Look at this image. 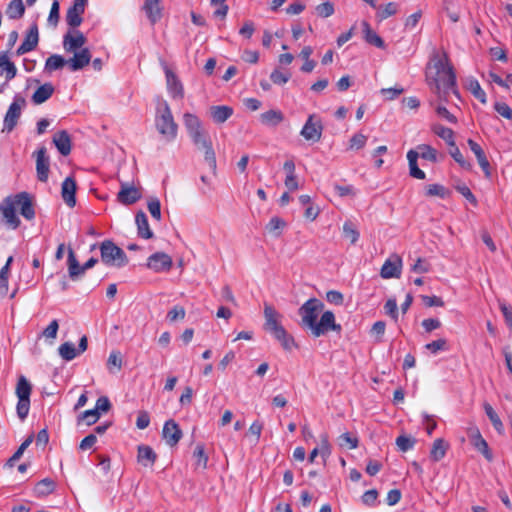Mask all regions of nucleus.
Returning <instances> with one entry per match:
<instances>
[{"label": "nucleus", "mask_w": 512, "mask_h": 512, "mask_svg": "<svg viewBox=\"0 0 512 512\" xmlns=\"http://www.w3.org/2000/svg\"><path fill=\"white\" fill-rule=\"evenodd\" d=\"M53 143L63 156H67L70 154L71 138L67 131L62 130L55 133V135L53 136Z\"/></svg>", "instance_id": "obj_26"}, {"label": "nucleus", "mask_w": 512, "mask_h": 512, "mask_svg": "<svg viewBox=\"0 0 512 512\" xmlns=\"http://www.w3.org/2000/svg\"><path fill=\"white\" fill-rule=\"evenodd\" d=\"M316 14L319 17L327 18L334 14V4L331 1H325L315 7Z\"/></svg>", "instance_id": "obj_53"}, {"label": "nucleus", "mask_w": 512, "mask_h": 512, "mask_svg": "<svg viewBox=\"0 0 512 512\" xmlns=\"http://www.w3.org/2000/svg\"><path fill=\"white\" fill-rule=\"evenodd\" d=\"M100 413L95 409L86 410L78 416V421H85L87 425H92L98 421Z\"/></svg>", "instance_id": "obj_56"}, {"label": "nucleus", "mask_w": 512, "mask_h": 512, "mask_svg": "<svg viewBox=\"0 0 512 512\" xmlns=\"http://www.w3.org/2000/svg\"><path fill=\"white\" fill-rule=\"evenodd\" d=\"M396 444L401 451L406 452L414 447L415 439L412 437L401 435L397 437Z\"/></svg>", "instance_id": "obj_59"}, {"label": "nucleus", "mask_w": 512, "mask_h": 512, "mask_svg": "<svg viewBox=\"0 0 512 512\" xmlns=\"http://www.w3.org/2000/svg\"><path fill=\"white\" fill-rule=\"evenodd\" d=\"M284 120V114L280 110L271 109L260 114V121L263 125L276 127Z\"/></svg>", "instance_id": "obj_30"}, {"label": "nucleus", "mask_w": 512, "mask_h": 512, "mask_svg": "<svg viewBox=\"0 0 512 512\" xmlns=\"http://www.w3.org/2000/svg\"><path fill=\"white\" fill-rule=\"evenodd\" d=\"M56 484L50 478H45L39 481L34 487V494L38 498L45 497L55 490Z\"/></svg>", "instance_id": "obj_37"}, {"label": "nucleus", "mask_w": 512, "mask_h": 512, "mask_svg": "<svg viewBox=\"0 0 512 512\" xmlns=\"http://www.w3.org/2000/svg\"><path fill=\"white\" fill-rule=\"evenodd\" d=\"M54 93V86L51 83H45L39 86L32 95L34 104H42L47 101Z\"/></svg>", "instance_id": "obj_34"}, {"label": "nucleus", "mask_w": 512, "mask_h": 512, "mask_svg": "<svg viewBox=\"0 0 512 512\" xmlns=\"http://www.w3.org/2000/svg\"><path fill=\"white\" fill-rule=\"evenodd\" d=\"M483 408H484V411L487 415V417L489 418V420L491 421L494 429L499 433V434H502L504 432V425L500 419V417L498 416V414L496 413V411L493 409V407L485 402L483 404Z\"/></svg>", "instance_id": "obj_40"}, {"label": "nucleus", "mask_w": 512, "mask_h": 512, "mask_svg": "<svg viewBox=\"0 0 512 512\" xmlns=\"http://www.w3.org/2000/svg\"><path fill=\"white\" fill-rule=\"evenodd\" d=\"M88 0H74L73 5L68 8L66 13V22L72 27L76 28L81 25L83 18L82 15L85 11Z\"/></svg>", "instance_id": "obj_15"}, {"label": "nucleus", "mask_w": 512, "mask_h": 512, "mask_svg": "<svg viewBox=\"0 0 512 512\" xmlns=\"http://www.w3.org/2000/svg\"><path fill=\"white\" fill-rule=\"evenodd\" d=\"M407 160L409 165V174L411 177L424 180L426 178V174L423 170L418 167L417 164V154L413 149L409 150L407 153Z\"/></svg>", "instance_id": "obj_35"}, {"label": "nucleus", "mask_w": 512, "mask_h": 512, "mask_svg": "<svg viewBox=\"0 0 512 512\" xmlns=\"http://www.w3.org/2000/svg\"><path fill=\"white\" fill-rule=\"evenodd\" d=\"M426 78L428 85L441 100H446L450 91L458 94L456 75L445 51H433L427 66Z\"/></svg>", "instance_id": "obj_1"}, {"label": "nucleus", "mask_w": 512, "mask_h": 512, "mask_svg": "<svg viewBox=\"0 0 512 512\" xmlns=\"http://www.w3.org/2000/svg\"><path fill=\"white\" fill-rule=\"evenodd\" d=\"M193 458L195 459L196 469H206L208 456L205 453L203 444H197L193 452Z\"/></svg>", "instance_id": "obj_46"}, {"label": "nucleus", "mask_w": 512, "mask_h": 512, "mask_svg": "<svg viewBox=\"0 0 512 512\" xmlns=\"http://www.w3.org/2000/svg\"><path fill=\"white\" fill-rule=\"evenodd\" d=\"M0 68L6 72V80L9 81L16 76L17 69L6 53H0Z\"/></svg>", "instance_id": "obj_45"}, {"label": "nucleus", "mask_w": 512, "mask_h": 512, "mask_svg": "<svg viewBox=\"0 0 512 512\" xmlns=\"http://www.w3.org/2000/svg\"><path fill=\"white\" fill-rule=\"evenodd\" d=\"M135 222L137 225L138 235L143 239H151L154 234L150 229L148 218L143 211H139L136 213Z\"/></svg>", "instance_id": "obj_27"}, {"label": "nucleus", "mask_w": 512, "mask_h": 512, "mask_svg": "<svg viewBox=\"0 0 512 512\" xmlns=\"http://www.w3.org/2000/svg\"><path fill=\"white\" fill-rule=\"evenodd\" d=\"M182 435V431L175 420L169 419L164 423L162 436L169 446H175L182 438Z\"/></svg>", "instance_id": "obj_18"}, {"label": "nucleus", "mask_w": 512, "mask_h": 512, "mask_svg": "<svg viewBox=\"0 0 512 512\" xmlns=\"http://www.w3.org/2000/svg\"><path fill=\"white\" fill-rule=\"evenodd\" d=\"M402 271V259L397 254H392L380 270V276L383 279L399 278Z\"/></svg>", "instance_id": "obj_10"}, {"label": "nucleus", "mask_w": 512, "mask_h": 512, "mask_svg": "<svg viewBox=\"0 0 512 512\" xmlns=\"http://www.w3.org/2000/svg\"><path fill=\"white\" fill-rule=\"evenodd\" d=\"M156 128L167 141H173L177 136L178 126L174 121L171 109L166 101L160 103L156 113Z\"/></svg>", "instance_id": "obj_4"}, {"label": "nucleus", "mask_w": 512, "mask_h": 512, "mask_svg": "<svg viewBox=\"0 0 512 512\" xmlns=\"http://www.w3.org/2000/svg\"><path fill=\"white\" fill-rule=\"evenodd\" d=\"M273 336L277 341H279L283 349L287 351H291L294 347H296L294 338L290 334H288L285 328L281 332L276 333Z\"/></svg>", "instance_id": "obj_48"}, {"label": "nucleus", "mask_w": 512, "mask_h": 512, "mask_svg": "<svg viewBox=\"0 0 512 512\" xmlns=\"http://www.w3.org/2000/svg\"><path fill=\"white\" fill-rule=\"evenodd\" d=\"M141 198V192L134 186L127 183H121V189L117 194V199L121 204L131 205Z\"/></svg>", "instance_id": "obj_23"}, {"label": "nucleus", "mask_w": 512, "mask_h": 512, "mask_svg": "<svg viewBox=\"0 0 512 512\" xmlns=\"http://www.w3.org/2000/svg\"><path fill=\"white\" fill-rule=\"evenodd\" d=\"M186 311L184 307L180 305H175L172 309H170L167 313V319L170 322H175L177 320H182L185 318Z\"/></svg>", "instance_id": "obj_58"}, {"label": "nucleus", "mask_w": 512, "mask_h": 512, "mask_svg": "<svg viewBox=\"0 0 512 512\" xmlns=\"http://www.w3.org/2000/svg\"><path fill=\"white\" fill-rule=\"evenodd\" d=\"M143 9L152 23L158 21L161 17L160 0H146Z\"/></svg>", "instance_id": "obj_36"}, {"label": "nucleus", "mask_w": 512, "mask_h": 512, "mask_svg": "<svg viewBox=\"0 0 512 512\" xmlns=\"http://www.w3.org/2000/svg\"><path fill=\"white\" fill-rule=\"evenodd\" d=\"M165 75L170 96L174 99H182L184 97V88L178 77L167 66H165Z\"/></svg>", "instance_id": "obj_22"}, {"label": "nucleus", "mask_w": 512, "mask_h": 512, "mask_svg": "<svg viewBox=\"0 0 512 512\" xmlns=\"http://www.w3.org/2000/svg\"><path fill=\"white\" fill-rule=\"evenodd\" d=\"M73 53V57L67 60V65L71 71H79L90 63L91 53L88 48H82L80 51Z\"/></svg>", "instance_id": "obj_21"}, {"label": "nucleus", "mask_w": 512, "mask_h": 512, "mask_svg": "<svg viewBox=\"0 0 512 512\" xmlns=\"http://www.w3.org/2000/svg\"><path fill=\"white\" fill-rule=\"evenodd\" d=\"M364 40L377 48L384 49L385 43L384 40L371 29L370 24L367 21L362 22Z\"/></svg>", "instance_id": "obj_32"}, {"label": "nucleus", "mask_w": 512, "mask_h": 512, "mask_svg": "<svg viewBox=\"0 0 512 512\" xmlns=\"http://www.w3.org/2000/svg\"><path fill=\"white\" fill-rule=\"evenodd\" d=\"M449 154L450 156L459 164V166L465 170L470 171L472 169V164L470 161L466 160L461 153L460 149L457 147L456 143L454 146H449Z\"/></svg>", "instance_id": "obj_47"}, {"label": "nucleus", "mask_w": 512, "mask_h": 512, "mask_svg": "<svg viewBox=\"0 0 512 512\" xmlns=\"http://www.w3.org/2000/svg\"><path fill=\"white\" fill-rule=\"evenodd\" d=\"M378 492L376 489L366 491L361 499L364 505L374 507L377 505Z\"/></svg>", "instance_id": "obj_64"}, {"label": "nucleus", "mask_w": 512, "mask_h": 512, "mask_svg": "<svg viewBox=\"0 0 512 512\" xmlns=\"http://www.w3.org/2000/svg\"><path fill=\"white\" fill-rule=\"evenodd\" d=\"M32 392V385L27 378L21 375L18 378L15 393L18 397L16 405V412L18 417L23 421L28 416L30 410V395Z\"/></svg>", "instance_id": "obj_6"}, {"label": "nucleus", "mask_w": 512, "mask_h": 512, "mask_svg": "<svg viewBox=\"0 0 512 512\" xmlns=\"http://www.w3.org/2000/svg\"><path fill=\"white\" fill-rule=\"evenodd\" d=\"M426 195L444 199L449 195V191L441 184H430L426 188Z\"/></svg>", "instance_id": "obj_52"}, {"label": "nucleus", "mask_w": 512, "mask_h": 512, "mask_svg": "<svg viewBox=\"0 0 512 512\" xmlns=\"http://www.w3.org/2000/svg\"><path fill=\"white\" fill-rule=\"evenodd\" d=\"M448 448V444L441 438L436 439L433 442L431 451H430V457L433 461L438 462L441 459L444 458L446 451Z\"/></svg>", "instance_id": "obj_39"}, {"label": "nucleus", "mask_w": 512, "mask_h": 512, "mask_svg": "<svg viewBox=\"0 0 512 512\" xmlns=\"http://www.w3.org/2000/svg\"><path fill=\"white\" fill-rule=\"evenodd\" d=\"M86 43V37L79 30L73 28L63 36V47L66 52H75Z\"/></svg>", "instance_id": "obj_17"}, {"label": "nucleus", "mask_w": 512, "mask_h": 512, "mask_svg": "<svg viewBox=\"0 0 512 512\" xmlns=\"http://www.w3.org/2000/svg\"><path fill=\"white\" fill-rule=\"evenodd\" d=\"M367 142V136L362 133L354 134L349 140V149L359 150L362 149Z\"/></svg>", "instance_id": "obj_55"}, {"label": "nucleus", "mask_w": 512, "mask_h": 512, "mask_svg": "<svg viewBox=\"0 0 512 512\" xmlns=\"http://www.w3.org/2000/svg\"><path fill=\"white\" fill-rule=\"evenodd\" d=\"M39 41V33H38V27L37 24H33L30 26L23 42L21 45L17 48V55H23L25 53H28L32 50H34Z\"/></svg>", "instance_id": "obj_19"}, {"label": "nucleus", "mask_w": 512, "mask_h": 512, "mask_svg": "<svg viewBox=\"0 0 512 512\" xmlns=\"http://www.w3.org/2000/svg\"><path fill=\"white\" fill-rule=\"evenodd\" d=\"M184 126L193 142L198 149H204V159L211 170L215 173L217 169V161L212 141L208 132L204 129L201 120L192 113L183 115Z\"/></svg>", "instance_id": "obj_3"}, {"label": "nucleus", "mask_w": 512, "mask_h": 512, "mask_svg": "<svg viewBox=\"0 0 512 512\" xmlns=\"http://www.w3.org/2000/svg\"><path fill=\"white\" fill-rule=\"evenodd\" d=\"M431 129L438 137L443 139L448 146H454L455 136L452 129L441 124H434Z\"/></svg>", "instance_id": "obj_38"}, {"label": "nucleus", "mask_w": 512, "mask_h": 512, "mask_svg": "<svg viewBox=\"0 0 512 512\" xmlns=\"http://www.w3.org/2000/svg\"><path fill=\"white\" fill-rule=\"evenodd\" d=\"M399 5L396 2H389L385 5L376 6L377 9L376 17L383 21L398 12Z\"/></svg>", "instance_id": "obj_41"}, {"label": "nucleus", "mask_w": 512, "mask_h": 512, "mask_svg": "<svg viewBox=\"0 0 512 512\" xmlns=\"http://www.w3.org/2000/svg\"><path fill=\"white\" fill-rule=\"evenodd\" d=\"M472 444L488 461L493 460V454L486 440L482 437L478 428L471 429L469 432Z\"/></svg>", "instance_id": "obj_24"}, {"label": "nucleus", "mask_w": 512, "mask_h": 512, "mask_svg": "<svg viewBox=\"0 0 512 512\" xmlns=\"http://www.w3.org/2000/svg\"><path fill=\"white\" fill-rule=\"evenodd\" d=\"M25 106L26 100L18 94L15 95L4 116L2 132L10 133L14 130Z\"/></svg>", "instance_id": "obj_7"}, {"label": "nucleus", "mask_w": 512, "mask_h": 512, "mask_svg": "<svg viewBox=\"0 0 512 512\" xmlns=\"http://www.w3.org/2000/svg\"><path fill=\"white\" fill-rule=\"evenodd\" d=\"M33 440V436H29L22 444L18 447L16 452L9 458L7 465L12 467L14 463L21 458L24 451L27 449V447L31 444Z\"/></svg>", "instance_id": "obj_54"}, {"label": "nucleus", "mask_w": 512, "mask_h": 512, "mask_svg": "<svg viewBox=\"0 0 512 512\" xmlns=\"http://www.w3.org/2000/svg\"><path fill=\"white\" fill-rule=\"evenodd\" d=\"M323 126L320 120H316L314 114L309 115L300 135L307 141L318 142L321 139Z\"/></svg>", "instance_id": "obj_9"}, {"label": "nucleus", "mask_w": 512, "mask_h": 512, "mask_svg": "<svg viewBox=\"0 0 512 512\" xmlns=\"http://www.w3.org/2000/svg\"><path fill=\"white\" fill-rule=\"evenodd\" d=\"M36 172L39 181L46 182L48 180L49 157L45 147H41L36 152Z\"/></svg>", "instance_id": "obj_20"}, {"label": "nucleus", "mask_w": 512, "mask_h": 512, "mask_svg": "<svg viewBox=\"0 0 512 512\" xmlns=\"http://www.w3.org/2000/svg\"><path fill=\"white\" fill-rule=\"evenodd\" d=\"M148 210L154 219L161 220V204L157 198H151L148 201Z\"/></svg>", "instance_id": "obj_62"}, {"label": "nucleus", "mask_w": 512, "mask_h": 512, "mask_svg": "<svg viewBox=\"0 0 512 512\" xmlns=\"http://www.w3.org/2000/svg\"><path fill=\"white\" fill-rule=\"evenodd\" d=\"M107 367L110 371H112L113 368H115L117 371L121 369L122 359L119 352L113 351L110 353L107 360Z\"/></svg>", "instance_id": "obj_63"}, {"label": "nucleus", "mask_w": 512, "mask_h": 512, "mask_svg": "<svg viewBox=\"0 0 512 512\" xmlns=\"http://www.w3.org/2000/svg\"><path fill=\"white\" fill-rule=\"evenodd\" d=\"M88 346V340L86 336H82L79 340L78 348H75V345L72 342H65L61 344L58 348L59 355L65 361L73 360L77 355L86 351Z\"/></svg>", "instance_id": "obj_11"}, {"label": "nucleus", "mask_w": 512, "mask_h": 512, "mask_svg": "<svg viewBox=\"0 0 512 512\" xmlns=\"http://www.w3.org/2000/svg\"><path fill=\"white\" fill-rule=\"evenodd\" d=\"M64 65H67V60H65L61 55L53 54L46 59L45 70L48 72H53L63 68Z\"/></svg>", "instance_id": "obj_44"}, {"label": "nucleus", "mask_w": 512, "mask_h": 512, "mask_svg": "<svg viewBox=\"0 0 512 512\" xmlns=\"http://www.w3.org/2000/svg\"><path fill=\"white\" fill-rule=\"evenodd\" d=\"M67 265H68L69 277L72 280L77 279L79 276H81L85 273L83 266H81L79 264V262L76 258V255L71 248L68 249Z\"/></svg>", "instance_id": "obj_33"}, {"label": "nucleus", "mask_w": 512, "mask_h": 512, "mask_svg": "<svg viewBox=\"0 0 512 512\" xmlns=\"http://www.w3.org/2000/svg\"><path fill=\"white\" fill-rule=\"evenodd\" d=\"M264 317H265V329L270 332L272 335L281 332L284 327L280 323L281 315L276 311V309L269 305H264Z\"/></svg>", "instance_id": "obj_14"}, {"label": "nucleus", "mask_w": 512, "mask_h": 512, "mask_svg": "<svg viewBox=\"0 0 512 512\" xmlns=\"http://www.w3.org/2000/svg\"><path fill=\"white\" fill-rule=\"evenodd\" d=\"M425 348L433 354H436L439 351L448 350L447 341L443 338L427 343Z\"/></svg>", "instance_id": "obj_60"}, {"label": "nucleus", "mask_w": 512, "mask_h": 512, "mask_svg": "<svg viewBox=\"0 0 512 512\" xmlns=\"http://www.w3.org/2000/svg\"><path fill=\"white\" fill-rule=\"evenodd\" d=\"M25 12V6L22 0H12L6 10V13L10 19H19Z\"/></svg>", "instance_id": "obj_43"}, {"label": "nucleus", "mask_w": 512, "mask_h": 512, "mask_svg": "<svg viewBox=\"0 0 512 512\" xmlns=\"http://www.w3.org/2000/svg\"><path fill=\"white\" fill-rule=\"evenodd\" d=\"M414 152L417 154V159L421 157L422 159L428 160L432 163L437 162V150L430 145H418Z\"/></svg>", "instance_id": "obj_42"}, {"label": "nucleus", "mask_w": 512, "mask_h": 512, "mask_svg": "<svg viewBox=\"0 0 512 512\" xmlns=\"http://www.w3.org/2000/svg\"><path fill=\"white\" fill-rule=\"evenodd\" d=\"M467 87L476 99H478L481 103H486V93L481 88L479 82L476 79H468Z\"/></svg>", "instance_id": "obj_49"}, {"label": "nucleus", "mask_w": 512, "mask_h": 512, "mask_svg": "<svg viewBox=\"0 0 512 512\" xmlns=\"http://www.w3.org/2000/svg\"><path fill=\"white\" fill-rule=\"evenodd\" d=\"M15 208H19L20 214L28 221L35 218V209L33 206L32 196L28 192H20L14 196H10Z\"/></svg>", "instance_id": "obj_8"}, {"label": "nucleus", "mask_w": 512, "mask_h": 512, "mask_svg": "<svg viewBox=\"0 0 512 512\" xmlns=\"http://www.w3.org/2000/svg\"><path fill=\"white\" fill-rule=\"evenodd\" d=\"M285 225L286 223L283 219L278 216H274L266 225V230L275 236H279L280 231L285 227Z\"/></svg>", "instance_id": "obj_50"}, {"label": "nucleus", "mask_w": 512, "mask_h": 512, "mask_svg": "<svg viewBox=\"0 0 512 512\" xmlns=\"http://www.w3.org/2000/svg\"><path fill=\"white\" fill-rule=\"evenodd\" d=\"M76 182L72 177H67L62 182L61 195L64 202L69 207H74L76 204Z\"/></svg>", "instance_id": "obj_25"}, {"label": "nucleus", "mask_w": 512, "mask_h": 512, "mask_svg": "<svg viewBox=\"0 0 512 512\" xmlns=\"http://www.w3.org/2000/svg\"><path fill=\"white\" fill-rule=\"evenodd\" d=\"M467 144L470 150L474 153L477 162L484 173V176L487 179H490L492 177V168L485 151L483 150L481 145L475 142L473 139H468Z\"/></svg>", "instance_id": "obj_13"}, {"label": "nucleus", "mask_w": 512, "mask_h": 512, "mask_svg": "<svg viewBox=\"0 0 512 512\" xmlns=\"http://www.w3.org/2000/svg\"><path fill=\"white\" fill-rule=\"evenodd\" d=\"M0 213L3 217L5 224L15 230L20 226V219L16 215V208L13 205V202L9 197L5 198L4 201L0 204Z\"/></svg>", "instance_id": "obj_12"}, {"label": "nucleus", "mask_w": 512, "mask_h": 512, "mask_svg": "<svg viewBox=\"0 0 512 512\" xmlns=\"http://www.w3.org/2000/svg\"><path fill=\"white\" fill-rule=\"evenodd\" d=\"M403 92H404V88L401 87V86H395V87H392V88H382L380 90L381 95L386 100H394L399 95H401Z\"/></svg>", "instance_id": "obj_61"}, {"label": "nucleus", "mask_w": 512, "mask_h": 512, "mask_svg": "<svg viewBox=\"0 0 512 512\" xmlns=\"http://www.w3.org/2000/svg\"><path fill=\"white\" fill-rule=\"evenodd\" d=\"M172 258L164 252H156L147 260V267L155 272L168 271L172 267Z\"/></svg>", "instance_id": "obj_16"}, {"label": "nucleus", "mask_w": 512, "mask_h": 512, "mask_svg": "<svg viewBox=\"0 0 512 512\" xmlns=\"http://www.w3.org/2000/svg\"><path fill=\"white\" fill-rule=\"evenodd\" d=\"M283 169L286 172V178H285V186L289 191H294L298 189V181L295 174V163L293 160H287L284 165Z\"/></svg>", "instance_id": "obj_29"}, {"label": "nucleus", "mask_w": 512, "mask_h": 512, "mask_svg": "<svg viewBox=\"0 0 512 512\" xmlns=\"http://www.w3.org/2000/svg\"><path fill=\"white\" fill-rule=\"evenodd\" d=\"M324 303L317 298H310L298 309L301 326L310 331L314 337H320L329 331H341V325L335 321L332 311H323Z\"/></svg>", "instance_id": "obj_2"}, {"label": "nucleus", "mask_w": 512, "mask_h": 512, "mask_svg": "<svg viewBox=\"0 0 512 512\" xmlns=\"http://www.w3.org/2000/svg\"><path fill=\"white\" fill-rule=\"evenodd\" d=\"M339 444L342 447H347L349 449H355L358 446L357 437L352 436L350 433H343L339 437Z\"/></svg>", "instance_id": "obj_57"}, {"label": "nucleus", "mask_w": 512, "mask_h": 512, "mask_svg": "<svg viewBox=\"0 0 512 512\" xmlns=\"http://www.w3.org/2000/svg\"><path fill=\"white\" fill-rule=\"evenodd\" d=\"M157 459V454L147 445L138 446L137 460L144 467L152 466Z\"/></svg>", "instance_id": "obj_28"}, {"label": "nucleus", "mask_w": 512, "mask_h": 512, "mask_svg": "<svg viewBox=\"0 0 512 512\" xmlns=\"http://www.w3.org/2000/svg\"><path fill=\"white\" fill-rule=\"evenodd\" d=\"M210 114L215 123L222 124L233 114V108L226 105L212 106Z\"/></svg>", "instance_id": "obj_31"}, {"label": "nucleus", "mask_w": 512, "mask_h": 512, "mask_svg": "<svg viewBox=\"0 0 512 512\" xmlns=\"http://www.w3.org/2000/svg\"><path fill=\"white\" fill-rule=\"evenodd\" d=\"M343 235L346 239L350 241L351 244H355L359 239V232L354 227L353 223L350 221H346L343 224Z\"/></svg>", "instance_id": "obj_51"}, {"label": "nucleus", "mask_w": 512, "mask_h": 512, "mask_svg": "<svg viewBox=\"0 0 512 512\" xmlns=\"http://www.w3.org/2000/svg\"><path fill=\"white\" fill-rule=\"evenodd\" d=\"M101 261L107 266L123 267L128 263L126 253L111 240H104L100 246Z\"/></svg>", "instance_id": "obj_5"}]
</instances>
